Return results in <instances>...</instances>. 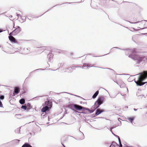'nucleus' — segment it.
<instances>
[{
	"instance_id": "4be33fe9",
	"label": "nucleus",
	"mask_w": 147,
	"mask_h": 147,
	"mask_svg": "<svg viewBox=\"0 0 147 147\" xmlns=\"http://www.w3.org/2000/svg\"><path fill=\"white\" fill-rule=\"evenodd\" d=\"M114 144H112L110 146V147H111V146H112V145H114Z\"/></svg>"
},
{
	"instance_id": "a211bd4d",
	"label": "nucleus",
	"mask_w": 147,
	"mask_h": 147,
	"mask_svg": "<svg viewBox=\"0 0 147 147\" xmlns=\"http://www.w3.org/2000/svg\"><path fill=\"white\" fill-rule=\"evenodd\" d=\"M17 16H18V18H19L20 19V18H22V16L20 15H19L18 14H17Z\"/></svg>"
},
{
	"instance_id": "412c9836",
	"label": "nucleus",
	"mask_w": 147,
	"mask_h": 147,
	"mask_svg": "<svg viewBox=\"0 0 147 147\" xmlns=\"http://www.w3.org/2000/svg\"><path fill=\"white\" fill-rule=\"evenodd\" d=\"M2 104L1 102V107H2Z\"/></svg>"
},
{
	"instance_id": "ddd939ff",
	"label": "nucleus",
	"mask_w": 147,
	"mask_h": 147,
	"mask_svg": "<svg viewBox=\"0 0 147 147\" xmlns=\"http://www.w3.org/2000/svg\"><path fill=\"white\" fill-rule=\"evenodd\" d=\"M127 119L132 123V122L134 119V117H129L127 118Z\"/></svg>"
},
{
	"instance_id": "f3484780",
	"label": "nucleus",
	"mask_w": 147,
	"mask_h": 147,
	"mask_svg": "<svg viewBox=\"0 0 147 147\" xmlns=\"http://www.w3.org/2000/svg\"><path fill=\"white\" fill-rule=\"evenodd\" d=\"M119 143L120 144V146H119V147H122V144H121V140H120L119 138Z\"/></svg>"
},
{
	"instance_id": "f257e3e1",
	"label": "nucleus",
	"mask_w": 147,
	"mask_h": 147,
	"mask_svg": "<svg viewBox=\"0 0 147 147\" xmlns=\"http://www.w3.org/2000/svg\"><path fill=\"white\" fill-rule=\"evenodd\" d=\"M147 78V71H144L139 74L137 80L135 82L137 86H142L145 84L146 82H143L142 81Z\"/></svg>"
},
{
	"instance_id": "9d476101",
	"label": "nucleus",
	"mask_w": 147,
	"mask_h": 147,
	"mask_svg": "<svg viewBox=\"0 0 147 147\" xmlns=\"http://www.w3.org/2000/svg\"><path fill=\"white\" fill-rule=\"evenodd\" d=\"M22 147H32L28 143H26L22 145Z\"/></svg>"
},
{
	"instance_id": "f8f14e48",
	"label": "nucleus",
	"mask_w": 147,
	"mask_h": 147,
	"mask_svg": "<svg viewBox=\"0 0 147 147\" xmlns=\"http://www.w3.org/2000/svg\"><path fill=\"white\" fill-rule=\"evenodd\" d=\"M19 102L21 104H23L25 102V100L24 99L22 98L20 100Z\"/></svg>"
},
{
	"instance_id": "423d86ee",
	"label": "nucleus",
	"mask_w": 147,
	"mask_h": 147,
	"mask_svg": "<svg viewBox=\"0 0 147 147\" xmlns=\"http://www.w3.org/2000/svg\"><path fill=\"white\" fill-rule=\"evenodd\" d=\"M50 107H49L47 106H46L44 107H43L41 109V111L42 112H45L47 110H48L49 108H51L52 106V104L51 103H50V105H49Z\"/></svg>"
},
{
	"instance_id": "f03ea898",
	"label": "nucleus",
	"mask_w": 147,
	"mask_h": 147,
	"mask_svg": "<svg viewBox=\"0 0 147 147\" xmlns=\"http://www.w3.org/2000/svg\"><path fill=\"white\" fill-rule=\"evenodd\" d=\"M131 57L134 60L136 61L139 63L147 60V57L142 55H131Z\"/></svg>"
},
{
	"instance_id": "2eb2a0df",
	"label": "nucleus",
	"mask_w": 147,
	"mask_h": 147,
	"mask_svg": "<svg viewBox=\"0 0 147 147\" xmlns=\"http://www.w3.org/2000/svg\"><path fill=\"white\" fill-rule=\"evenodd\" d=\"M27 107H26V106H22V107H21V108H22V109H23L24 110H26V108H27Z\"/></svg>"
},
{
	"instance_id": "1a4fd4ad",
	"label": "nucleus",
	"mask_w": 147,
	"mask_h": 147,
	"mask_svg": "<svg viewBox=\"0 0 147 147\" xmlns=\"http://www.w3.org/2000/svg\"><path fill=\"white\" fill-rule=\"evenodd\" d=\"M104 111L103 110H101L99 109H98L96 112L95 115H97L101 113L104 112Z\"/></svg>"
},
{
	"instance_id": "aec40b11",
	"label": "nucleus",
	"mask_w": 147,
	"mask_h": 147,
	"mask_svg": "<svg viewBox=\"0 0 147 147\" xmlns=\"http://www.w3.org/2000/svg\"><path fill=\"white\" fill-rule=\"evenodd\" d=\"M49 101H48V102H45V104L46 105H48V104H49Z\"/></svg>"
},
{
	"instance_id": "5701e85b",
	"label": "nucleus",
	"mask_w": 147,
	"mask_h": 147,
	"mask_svg": "<svg viewBox=\"0 0 147 147\" xmlns=\"http://www.w3.org/2000/svg\"><path fill=\"white\" fill-rule=\"evenodd\" d=\"M2 30H1V31H0L1 32H2Z\"/></svg>"
},
{
	"instance_id": "20e7f679",
	"label": "nucleus",
	"mask_w": 147,
	"mask_h": 147,
	"mask_svg": "<svg viewBox=\"0 0 147 147\" xmlns=\"http://www.w3.org/2000/svg\"><path fill=\"white\" fill-rule=\"evenodd\" d=\"M21 31V28L19 26H18L14 30L9 34V35H12L13 36L16 35L19 33Z\"/></svg>"
},
{
	"instance_id": "9b49d317",
	"label": "nucleus",
	"mask_w": 147,
	"mask_h": 147,
	"mask_svg": "<svg viewBox=\"0 0 147 147\" xmlns=\"http://www.w3.org/2000/svg\"><path fill=\"white\" fill-rule=\"evenodd\" d=\"M99 93V91L97 90L96 92L94 93V94L93 95L92 98H95L96 96L98 95Z\"/></svg>"
},
{
	"instance_id": "6ab92c4d",
	"label": "nucleus",
	"mask_w": 147,
	"mask_h": 147,
	"mask_svg": "<svg viewBox=\"0 0 147 147\" xmlns=\"http://www.w3.org/2000/svg\"><path fill=\"white\" fill-rule=\"evenodd\" d=\"M4 98V96H3V95H1V100H2V99H3Z\"/></svg>"
},
{
	"instance_id": "4468645a",
	"label": "nucleus",
	"mask_w": 147,
	"mask_h": 147,
	"mask_svg": "<svg viewBox=\"0 0 147 147\" xmlns=\"http://www.w3.org/2000/svg\"><path fill=\"white\" fill-rule=\"evenodd\" d=\"M27 109H30V104L29 103H28L27 104V106H26Z\"/></svg>"
},
{
	"instance_id": "0eeeda50",
	"label": "nucleus",
	"mask_w": 147,
	"mask_h": 147,
	"mask_svg": "<svg viewBox=\"0 0 147 147\" xmlns=\"http://www.w3.org/2000/svg\"><path fill=\"white\" fill-rule=\"evenodd\" d=\"M72 107L77 110H80L83 109L82 107L76 104L73 105Z\"/></svg>"
},
{
	"instance_id": "dca6fc26",
	"label": "nucleus",
	"mask_w": 147,
	"mask_h": 147,
	"mask_svg": "<svg viewBox=\"0 0 147 147\" xmlns=\"http://www.w3.org/2000/svg\"><path fill=\"white\" fill-rule=\"evenodd\" d=\"M86 110H87L90 113H92L94 111V110H90L88 109H87Z\"/></svg>"
},
{
	"instance_id": "7ed1b4c3",
	"label": "nucleus",
	"mask_w": 147,
	"mask_h": 147,
	"mask_svg": "<svg viewBox=\"0 0 147 147\" xmlns=\"http://www.w3.org/2000/svg\"><path fill=\"white\" fill-rule=\"evenodd\" d=\"M105 97L104 96H99L95 103L94 106H95V109L98 108L103 103Z\"/></svg>"
},
{
	"instance_id": "6e6552de",
	"label": "nucleus",
	"mask_w": 147,
	"mask_h": 147,
	"mask_svg": "<svg viewBox=\"0 0 147 147\" xmlns=\"http://www.w3.org/2000/svg\"><path fill=\"white\" fill-rule=\"evenodd\" d=\"M20 91V89L18 87H15L13 94L15 96L16 94H18Z\"/></svg>"
},
{
	"instance_id": "39448f33",
	"label": "nucleus",
	"mask_w": 147,
	"mask_h": 147,
	"mask_svg": "<svg viewBox=\"0 0 147 147\" xmlns=\"http://www.w3.org/2000/svg\"><path fill=\"white\" fill-rule=\"evenodd\" d=\"M12 35H9L8 37L9 40L12 42L14 43H17L18 42L15 38L12 36Z\"/></svg>"
}]
</instances>
